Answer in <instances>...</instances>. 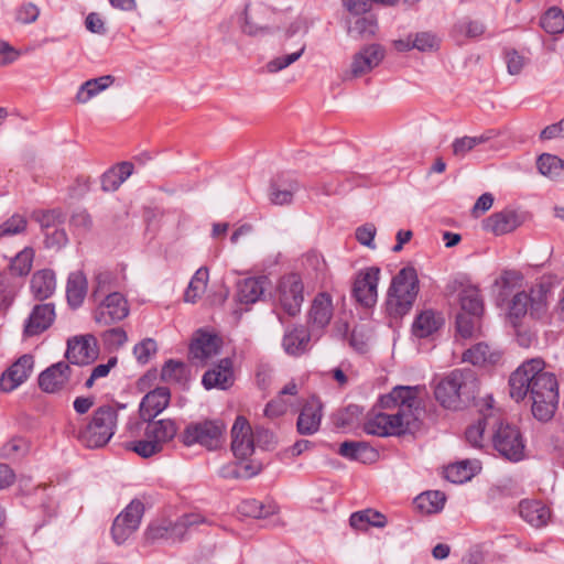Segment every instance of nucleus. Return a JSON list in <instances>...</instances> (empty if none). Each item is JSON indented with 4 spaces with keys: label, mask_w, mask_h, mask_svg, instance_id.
<instances>
[{
    "label": "nucleus",
    "mask_w": 564,
    "mask_h": 564,
    "mask_svg": "<svg viewBox=\"0 0 564 564\" xmlns=\"http://www.w3.org/2000/svg\"><path fill=\"white\" fill-rule=\"evenodd\" d=\"M477 380L470 370H454L435 387L436 400L447 409H458L464 400L474 398Z\"/></svg>",
    "instance_id": "obj_4"
},
{
    "label": "nucleus",
    "mask_w": 564,
    "mask_h": 564,
    "mask_svg": "<svg viewBox=\"0 0 564 564\" xmlns=\"http://www.w3.org/2000/svg\"><path fill=\"white\" fill-rule=\"evenodd\" d=\"M143 511L142 502L132 501L117 516L111 528L112 539L117 544L126 542L138 530Z\"/></svg>",
    "instance_id": "obj_15"
},
{
    "label": "nucleus",
    "mask_w": 564,
    "mask_h": 564,
    "mask_svg": "<svg viewBox=\"0 0 564 564\" xmlns=\"http://www.w3.org/2000/svg\"><path fill=\"white\" fill-rule=\"evenodd\" d=\"M303 282L297 274H289L280 280L278 302L281 310L290 316L300 313L303 301Z\"/></svg>",
    "instance_id": "obj_14"
},
{
    "label": "nucleus",
    "mask_w": 564,
    "mask_h": 564,
    "mask_svg": "<svg viewBox=\"0 0 564 564\" xmlns=\"http://www.w3.org/2000/svg\"><path fill=\"white\" fill-rule=\"evenodd\" d=\"M207 268H199L193 275L184 294L185 302L195 303L205 293L208 283Z\"/></svg>",
    "instance_id": "obj_42"
},
{
    "label": "nucleus",
    "mask_w": 564,
    "mask_h": 564,
    "mask_svg": "<svg viewBox=\"0 0 564 564\" xmlns=\"http://www.w3.org/2000/svg\"><path fill=\"white\" fill-rule=\"evenodd\" d=\"M144 437L127 444V448L143 458L152 457L163 451L165 444L171 442L177 434L178 427L173 420L163 419L143 421Z\"/></svg>",
    "instance_id": "obj_6"
},
{
    "label": "nucleus",
    "mask_w": 564,
    "mask_h": 564,
    "mask_svg": "<svg viewBox=\"0 0 564 564\" xmlns=\"http://www.w3.org/2000/svg\"><path fill=\"white\" fill-rule=\"evenodd\" d=\"M265 284L267 279L264 276L243 280L238 285L239 301L247 304L257 302L263 295Z\"/></svg>",
    "instance_id": "obj_34"
},
{
    "label": "nucleus",
    "mask_w": 564,
    "mask_h": 564,
    "mask_svg": "<svg viewBox=\"0 0 564 564\" xmlns=\"http://www.w3.org/2000/svg\"><path fill=\"white\" fill-rule=\"evenodd\" d=\"M420 387L399 386L379 400L380 410H373L364 424L366 433L376 436H399L417 425L421 400Z\"/></svg>",
    "instance_id": "obj_1"
},
{
    "label": "nucleus",
    "mask_w": 564,
    "mask_h": 564,
    "mask_svg": "<svg viewBox=\"0 0 564 564\" xmlns=\"http://www.w3.org/2000/svg\"><path fill=\"white\" fill-rule=\"evenodd\" d=\"M540 173L551 180L564 178V161L556 155L542 154L538 159Z\"/></svg>",
    "instance_id": "obj_41"
},
{
    "label": "nucleus",
    "mask_w": 564,
    "mask_h": 564,
    "mask_svg": "<svg viewBox=\"0 0 564 564\" xmlns=\"http://www.w3.org/2000/svg\"><path fill=\"white\" fill-rule=\"evenodd\" d=\"M520 516L534 528L544 527L551 517L550 509L541 501L524 500L519 505Z\"/></svg>",
    "instance_id": "obj_29"
},
{
    "label": "nucleus",
    "mask_w": 564,
    "mask_h": 564,
    "mask_svg": "<svg viewBox=\"0 0 564 564\" xmlns=\"http://www.w3.org/2000/svg\"><path fill=\"white\" fill-rule=\"evenodd\" d=\"M98 357L96 338L90 335L74 336L67 340L66 358L74 365H88Z\"/></svg>",
    "instance_id": "obj_17"
},
{
    "label": "nucleus",
    "mask_w": 564,
    "mask_h": 564,
    "mask_svg": "<svg viewBox=\"0 0 564 564\" xmlns=\"http://www.w3.org/2000/svg\"><path fill=\"white\" fill-rule=\"evenodd\" d=\"M542 29L550 34L564 32V13L557 7L550 8L541 18Z\"/></svg>",
    "instance_id": "obj_48"
},
{
    "label": "nucleus",
    "mask_w": 564,
    "mask_h": 564,
    "mask_svg": "<svg viewBox=\"0 0 564 564\" xmlns=\"http://www.w3.org/2000/svg\"><path fill=\"white\" fill-rule=\"evenodd\" d=\"M232 364L229 359L225 358L214 368L209 369L203 376V384L206 389H221L226 390L234 384Z\"/></svg>",
    "instance_id": "obj_28"
},
{
    "label": "nucleus",
    "mask_w": 564,
    "mask_h": 564,
    "mask_svg": "<svg viewBox=\"0 0 564 564\" xmlns=\"http://www.w3.org/2000/svg\"><path fill=\"white\" fill-rule=\"evenodd\" d=\"M442 324L443 317L440 314H435L433 311H424L416 317L413 332L419 337H427L438 329Z\"/></svg>",
    "instance_id": "obj_38"
},
{
    "label": "nucleus",
    "mask_w": 564,
    "mask_h": 564,
    "mask_svg": "<svg viewBox=\"0 0 564 564\" xmlns=\"http://www.w3.org/2000/svg\"><path fill=\"white\" fill-rule=\"evenodd\" d=\"M419 276L413 267L402 268L392 279L387 308L391 315L402 316L413 306L419 293Z\"/></svg>",
    "instance_id": "obj_5"
},
{
    "label": "nucleus",
    "mask_w": 564,
    "mask_h": 564,
    "mask_svg": "<svg viewBox=\"0 0 564 564\" xmlns=\"http://www.w3.org/2000/svg\"><path fill=\"white\" fill-rule=\"evenodd\" d=\"M39 15L40 9L33 3H24L17 11V20L24 24L35 22Z\"/></svg>",
    "instance_id": "obj_61"
},
{
    "label": "nucleus",
    "mask_w": 564,
    "mask_h": 564,
    "mask_svg": "<svg viewBox=\"0 0 564 564\" xmlns=\"http://www.w3.org/2000/svg\"><path fill=\"white\" fill-rule=\"evenodd\" d=\"M20 52L8 42L0 40V66H7L17 61Z\"/></svg>",
    "instance_id": "obj_64"
},
{
    "label": "nucleus",
    "mask_w": 564,
    "mask_h": 564,
    "mask_svg": "<svg viewBox=\"0 0 564 564\" xmlns=\"http://www.w3.org/2000/svg\"><path fill=\"white\" fill-rule=\"evenodd\" d=\"M171 400L170 389L166 387L156 388L148 392L140 404V417L142 421H150L163 412Z\"/></svg>",
    "instance_id": "obj_22"
},
{
    "label": "nucleus",
    "mask_w": 564,
    "mask_h": 564,
    "mask_svg": "<svg viewBox=\"0 0 564 564\" xmlns=\"http://www.w3.org/2000/svg\"><path fill=\"white\" fill-rule=\"evenodd\" d=\"M506 63L510 75H519L527 64V58L516 50L506 53Z\"/></svg>",
    "instance_id": "obj_59"
},
{
    "label": "nucleus",
    "mask_w": 564,
    "mask_h": 564,
    "mask_svg": "<svg viewBox=\"0 0 564 564\" xmlns=\"http://www.w3.org/2000/svg\"><path fill=\"white\" fill-rule=\"evenodd\" d=\"M490 139V133H484L475 137L465 135L462 138H457L452 143L453 155L458 159H464L476 147L488 142Z\"/></svg>",
    "instance_id": "obj_39"
},
{
    "label": "nucleus",
    "mask_w": 564,
    "mask_h": 564,
    "mask_svg": "<svg viewBox=\"0 0 564 564\" xmlns=\"http://www.w3.org/2000/svg\"><path fill=\"white\" fill-rule=\"evenodd\" d=\"M412 45L420 52H433L438 50L441 40L432 32H419L412 34Z\"/></svg>",
    "instance_id": "obj_52"
},
{
    "label": "nucleus",
    "mask_w": 564,
    "mask_h": 564,
    "mask_svg": "<svg viewBox=\"0 0 564 564\" xmlns=\"http://www.w3.org/2000/svg\"><path fill=\"white\" fill-rule=\"evenodd\" d=\"M339 454L344 457L360 460L362 463H366L376 456V452L367 444L361 442L341 443L339 447Z\"/></svg>",
    "instance_id": "obj_43"
},
{
    "label": "nucleus",
    "mask_w": 564,
    "mask_h": 564,
    "mask_svg": "<svg viewBox=\"0 0 564 564\" xmlns=\"http://www.w3.org/2000/svg\"><path fill=\"white\" fill-rule=\"evenodd\" d=\"M499 359V354L491 351L489 346L482 343L475 345L463 354V360L475 366L494 364Z\"/></svg>",
    "instance_id": "obj_40"
},
{
    "label": "nucleus",
    "mask_w": 564,
    "mask_h": 564,
    "mask_svg": "<svg viewBox=\"0 0 564 564\" xmlns=\"http://www.w3.org/2000/svg\"><path fill=\"white\" fill-rule=\"evenodd\" d=\"M477 466L470 462H459L445 469V477L454 484L469 480L476 473Z\"/></svg>",
    "instance_id": "obj_45"
},
{
    "label": "nucleus",
    "mask_w": 564,
    "mask_h": 564,
    "mask_svg": "<svg viewBox=\"0 0 564 564\" xmlns=\"http://www.w3.org/2000/svg\"><path fill=\"white\" fill-rule=\"evenodd\" d=\"M117 411L109 405L98 408L90 423L80 433V441L89 448L105 446L115 433Z\"/></svg>",
    "instance_id": "obj_9"
},
{
    "label": "nucleus",
    "mask_w": 564,
    "mask_h": 564,
    "mask_svg": "<svg viewBox=\"0 0 564 564\" xmlns=\"http://www.w3.org/2000/svg\"><path fill=\"white\" fill-rule=\"evenodd\" d=\"M322 420V404L316 398H311L303 405L299 419L297 431L302 435H311L318 431Z\"/></svg>",
    "instance_id": "obj_26"
},
{
    "label": "nucleus",
    "mask_w": 564,
    "mask_h": 564,
    "mask_svg": "<svg viewBox=\"0 0 564 564\" xmlns=\"http://www.w3.org/2000/svg\"><path fill=\"white\" fill-rule=\"evenodd\" d=\"M205 522L207 520L198 513L184 514L175 522L167 519L158 520L148 527L144 532V540L147 543H155L162 540L181 541L188 528Z\"/></svg>",
    "instance_id": "obj_11"
},
{
    "label": "nucleus",
    "mask_w": 564,
    "mask_h": 564,
    "mask_svg": "<svg viewBox=\"0 0 564 564\" xmlns=\"http://www.w3.org/2000/svg\"><path fill=\"white\" fill-rule=\"evenodd\" d=\"M161 379L169 383H185L188 380V371L183 362L169 360L161 370Z\"/></svg>",
    "instance_id": "obj_46"
},
{
    "label": "nucleus",
    "mask_w": 564,
    "mask_h": 564,
    "mask_svg": "<svg viewBox=\"0 0 564 564\" xmlns=\"http://www.w3.org/2000/svg\"><path fill=\"white\" fill-rule=\"evenodd\" d=\"M133 164L122 162L109 169L101 177V187L105 192H115L132 174Z\"/></svg>",
    "instance_id": "obj_33"
},
{
    "label": "nucleus",
    "mask_w": 564,
    "mask_h": 564,
    "mask_svg": "<svg viewBox=\"0 0 564 564\" xmlns=\"http://www.w3.org/2000/svg\"><path fill=\"white\" fill-rule=\"evenodd\" d=\"M522 223L523 219L518 212L502 209L487 217L482 221V228L495 236H502L514 231Z\"/></svg>",
    "instance_id": "obj_21"
},
{
    "label": "nucleus",
    "mask_w": 564,
    "mask_h": 564,
    "mask_svg": "<svg viewBox=\"0 0 564 564\" xmlns=\"http://www.w3.org/2000/svg\"><path fill=\"white\" fill-rule=\"evenodd\" d=\"M479 317L459 313L456 319L457 334L464 338H473L479 333Z\"/></svg>",
    "instance_id": "obj_50"
},
{
    "label": "nucleus",
    "mask_w": 564,
    "mask_h": 564,
    "mask_svg": "<svg viewBox=\"0 0 564 564\" xmlns=\"http://www.w3.org/2000/svg\"><path fill=\"white\" fill-rule=\"evenodd\" d=\"M34 358L32 355H23L14 361L0 379V388L4 392H11L21 386L32 373Z\"/></svg>",
    "instance_id": "obj_20"
},
{
    "label": "nucleus",
    "mask_w": 564,
    "mask_h": 564,
    "mask_svg": "<svg viewBox=\"0 0 564 564\" xmlns=\"http://www.w3.org/2000/svg\"><path fill=\"white\" fill-rule=\"evenodd\" d=\"M225 431L226 426L221 421L204 420L186 425L180 437L185 446L198 444L213 451L224 444Z\"/></svg>",
    "instance_id": "obj_10"
},
{
    "label": "nucleus",
    "mask_w": 564,
    "mask_h": 564,
    "mask_svg": "<svg viewBox=\"0 0 564 564\" xmlns=\"http://www.w3.org/2000/svg\"><path fill=\"white\" fill-rule=\"evenodd\" d=\"M492 445L508 460L519 462L524 457V441L516 425L505 422L497 424L492 434Z\"/></svg>",
    "instance_id": "obj_12"
},
{
    "label": "nucleus",
    "mask_w": 564,
    "mask_h": 564,
    "mask_svg": "<svg viewBox=\"0 0 564 564\" xmlns=\"http://www.w3.org/2000/svg\"><path fill=\"white\" fill-rule=\"evenodd\" d=\"M34 259V250L30 247L20 251L11 261L10 270L15 275H26L30 273Z\"/></svg>",
    "instance_id": "obj_49"
},
{
    "label": "nucleus",
    "mask_w": 564,
    "mask_h": 564,
    "mask_svg": "<svg viewBox=\"0 0 564 564\" xmlns=\"http://www.w3.org/2000/svg\"><path fill=\"white\" fill-rule=\"evenodd\" d=\"M221 339L205 329L195 333L191 346V359L198 365H205L210 358L219 354Z\"/></svg>",
    "instance_id": "obj_19"
},
{
    "label": "nucleus",
    "mask_w": 564,
    "mask_h": 564,
    "mask_svg": "<svg viewBox=\"0 0 564 564\" xmlns=\"http://www.w3.org/2000/svg\"><path fill=\"white\" fill-rule=\"evenodd\" d=\"M56 281L53 271L44 269L35 272L31 280V291L39 300L48 299L55 291Z\"/></svg>",
    "instance_id": "obj_32"
},
{
    "label": "nucleus",
    "mask_w": 564,
    "mask_h": 564,
    "mask_svg": "<svg viewBox=\"0 0 564 564\" xmlns=\"http://www.w3.org/2000/svg\"><path fill=\"white\" fill-rule=\"evenodd\" d=\"M523 276L518 271H503L495 281V285L500 290L502 295H508L510 291L522 285Z\"/></svg>",
    "instance_id": "obj_51"
},
{
    "label": "nucleus",
    "mask_w": 564,
    "mask_h": 564,
    "mask_svg": "<svg viewBox=\"0 0 564 564\" xmlns=\"http://www.w3.org/2000/svg\"><path fill=\"white\" fill-rule=\"evenodd\" d=\"M361 39H370L377 32V21L372 18H359L351 29Z\"/></svg>",
    "instance_id": "obj_56"
},
{
    "label": "nucleus",
    "mask_w": 564,
    "mask_h": 564,
    "mask_svg": "<svg viewBox=\"0 0 564 564\" xmlns=\"http://www.w3.org/2000/svg\"><path fill=\"white\" fill-rule=\"evenodd\" d=\"M489 415H485L482 420H479L477 424L470 425L466 431V440L474 447H480L484 441V432L490 421Z\"/></svg>",
    "instance_id": "obj_55"
},
{
    "label": "nucleus",
    "mask_w": 564,
    "mask_h": 564,
    "mask_svg": "<svg viewBox=\"0 0 564 564\" xmlns=\"http://www.w3.org/2000/svg\"><path fill=\"white\" fill-rule=\"evenodd\" d=\"M349 523L356 530L366 531L370 525L383 528L387 524V519L379 511L366 509L352 513L350 516Z\"/></svg>",
    "instance_id": "obj_36"
},
{
    "label": "nucleus",
    "mask_w": 564,
    "mask_h": 564,
    "mask_svg": "<svg viewBox=\"0 0 564 564\" xmlns=\"http://www.w3.org/2000/svg\"><path fill=\"white\" fill-rule=\"evenodd\" d=\"M129 314L127 300L121 293L108 294L94 312L96 323L106 326L126 318Z\"/></svg>",
    "instance_id": "obj_16"
},
{
    "label": "nucleus",
    "mask_w": 564,
    "mask_h": 564,
    "mask_svg": "<svg viewBox=\"0 0 564 564\" xmlns=\"http://www.w3.org/2000/svg\"><path fill=\"white\" fill-rule=\"evenodd\" d=\"M26 219L21 215H13L0 225V238L20 234L26 228Z\"/></svg>",
    "instance_id": "obj_54"
},
{
    "label": "nucleus",
    "mask_w": 564,
    "mask_h": 564,
    "mask_svg": "<svg viewBox=\"0 0 564 564\" xmlns=\"http://www.w3.org/2000/svg\"><path fill=\"white\" fill-rule=\"evenodd\" d=\"M384 48L379 44L364 46L351 57L349 67L343 73V80H354L369 74L384 58Z\"/></svg>",
    "instance_id": "obj_13"
},
{
    "label": "nucleus",
    "mask_w": 564,
    "mask_h": 564,
    "mask_svg": "<svg viewBox=\"0 0 564 564\" xmlns=\"http://www.w3.org/2000/svg\"><path fill=\"white\" fill-rule=\"evenodd\" d=\"M460 313L480 316L484 312V303L479 290L476 286H466L459 293Z\"/></svg>",
    "instance_id": "obj_37"
},
{
    "label": "nucleus",
    "mask_w": 564,
    "mask_h": 564,
    "mask_svg": "<svg viewBox=\"0 0 564 564\" xmlns=\"http://www.w3.org/2000/svg\"><path fill=\"white\" fill-rule=\"evenodd\" d=\"M333 317L332 299L326 293H319L312 302L308 312V324L312 332L324 329Z\"/></svg>",
    "instance_id": "obj_24"
},
{
    "label": "nucleus",
    "mask_w": 564,
    "mask_h": 564,
    "mask_svg": "<svg viewBox=\"0 0 564 564\" xmlns=\"http://www.w3.org/2000/svg\"><path fill=\"white\" fill-rule=\"evenodd\" d=\"M17 288L6 275L0 274V311H6L13 303Z\"/></svg>",
    "instance_id": "obj_53"
},
{
    "label": "nucleus",
    "mask_w": 564,
    "mask_h": 564,
    "mask_svg": "<svg viewBox=\"0 0 564 564\" xmlns=\"http://www.w3.org/2000/svg\"><path fill=\"white\" fill-rule=\"evenodd\" d=\"M69 379V366L65 362H57L39 377L40 388L47 393H54L62 390Z\"/></svg>",
    "instance_id": "obj_27"
},
{
    "label": "nucleus",
    "mask_w": 564,
    "mask_h": 564,
    "mask_svg": "<svg viewBox=\"0 0 564 564\" xmlns=\"http://www.w3.org/2000/svg\"><path fill=\"white\" fill-rule=\"evenodd\" d=\"M299 392L297 384L294 381L286 383L264 408V415L269 419H276L284 415L295 405Z\"/></svg>",
    "instance_id": "obj_25"
},
{
    "label": "nucleus",
    "mask_w": 564,
    "mask_h": 564,
    "mask_svg": "<svg viewBox=\"0 0 564 564\" xmlns=\"http://www.w3.org/2000/svg\"><path fill=\"white\" fill-rule=\"evenodd\" d=\"M133 352L139 362L145 364L156 352V343L147 338L134 347Z\"/></svg>",
    "instance_id": "obj_58"
},
{
    "label": "nucleus",
    "mask_w": 564,
    "mask_h": 564,
    "mask_svg": "<svg viewBox=\"0 0 564 564\" xmlns=\"http://www.w3.org/2000/svg\"><path fill=\"white\" fill-rule=\"evenodd\" d=\"M231 451L241 462L221 467L220 475L224 478H250L260 473V463L246 462L254 453V437L248 420L243 416H238L231 427Z\"/></svg>",
    "instance_id": "obj_3"
},
{
    "label": "nucleus",
    "mask_w": 564,
    "mask_h": 564,
    "mask_svg": "<svg viewBox=\"0 0 564 564\" xmlns=\"http://www.w3.org/2000/svg\"><path fill=\"white\" fill-rule=\"evenodd\" d=\"M127 339L126 332L120 327L111 328L104 334L105 343L113 348L121 347Z\"/></svg>",
    "instance_id": "obj_62"
},
{
    "label": "nucleus",
    "mask_w": 564,
    "mask_h": 564,
    "mask_svg": "<svg viewBox=\"0 0 564 564\" xmlns=\"http://www.w3.org/2000/svg\"><path fill=\"white\" fill-rule=\"evenodd\" d=\"M87 294V280L82 272H74L69 275L66 286L68 304L78 307L83 304Z\"/></svg>",
    "instance_id": "obj_35"
},
{
    "label": "nucleus",
    "mask_w": 564,
    "mask_h": 564,
    "mask_svg": "<svg viewBox=\"0 0 564 564\" xmlns=\"http://www.w3.org/2000/svg\"><path fill=\"white\" fill-rule=\"evenodd\" d=\"M380 276V269L370 267L361 270L354 282V295L356 300L364 306L370 307L377 302L378 282Z\"/></svg>",
    "instance_id": "obj_18"
},
{
    "label": "nucleus",
    "mask_w": 564,
    "mask_h": 564,
    "mask_svg": "<svg viewBox=\"0 0 564 564\" xmlns=\"http://www.w3.org/2000/svg\"><path fill=\"white\" fill-rule=\"evenodd\" d=\"M55 319V307L52 303L37 304L33 307L24 325L28 337L45 332Z\"/></svg>",
    "instance_id": "obj_23"
},
{
    "label": "nucleus",
    "mask_w": 564,
    "mask_h": 564,
    "mask_svg": "<svg viewBox=\"0 0 564 564\" xmlns=\"http://www.w3.org/2000/svg\"><path fill=\"white\" fill-rule=\"evenodd\" d=\"M115 83V77L105 75L83 83L76 94L75 100L78 104H87L90 99L98 96L101 91L109 88Z\"/></svg>",
    "instance_id": "obj_31"
},
{
    "label": "nucleus",
    "mask_w": 564,
    "mask_h": 564,
    "mask_svg": "<svg viewBox=\"0 0 564 564\" xmlns=\"http://www.w3.org/2000/svg\"><path fill=\"white\" fill-rule=\"evenodd\" d=\"M377 229L373 224H365L356 229V239L359 243L375 249L373 239L376 237Z\"/></svg>",
    "instance_id": "obj_60"
},
{
    "label": "nucleus",
    "mask_w": 564,
    "mask_h": 564,
    "mask_svg": "<svg viewBox=\"0 0 564 564\" xmlns=\"http://www.w3.org/2000/svg\"><path fill=\"white\" fill-rule=\"evenodd\" d=\"M310 339V332L303 326H299L285 333L282 346L286 354L300 356L307 350Z\"/></svg>",
    "instance_id": "obj_30"
},
{
    "label": "nucleus",
    "mask_w": 564,
    "mask_h": 564,
    "mask_svg": "<svg viewBox=\"0 0 564 564\" xmlns=\"http://www.w3.org/2000/svg\"><path fill=\"white\" fill-rule=\"evenodd\" d=\"M308 31L307 22L302 18L293 20L284 31L283 45L292 46L294 52L276 56L269 61L265 68L269 73H278L295 63L305 52L306 44L304 37Z\"/></svg>",
    "instance_id": "obj_8"
},
{
    "label": "nucleus",
    "mask_w": 564,
    "mask_h": 564,
    "mask_svg": "<svg viewBox=\"0 0 564 564\" xmlns=\"http://www.w3.org/2000/svg\"><path fill=\"white\" fill-rule=\"evenodd\" d=\"M276 509L278 508L274 505L265 506L256 499H247L239 506V512L241 514L256 519L267 518L270 514H274Z\"/></svg>",
    "instance_id": "obj_47"
},
{
    "label": "nucleus",
    "mask_w": 564,
    "mask_h": 564,
    "mask_svg": "<svg viewBox=\"0 0 564 564\" xmlns=\"http://www.w3.org/2000/svg\"><path fill=\"white\" fill-rule=\"evenodd\" d=\"M510 395L517 402L530 393L532 413L540 421L553 417L558 404V383L554 373L545 370V362L534 358L523 362L510 376Z\"/></svg>",
    "instance_id": "obj_2"
},
{
    "label": "nucleus",
    "mask_w": 564,
    "mask_h": 564,
    "mask_svg": "<svg viewBox=\"0 0 564 564\" xmlns=\"http://www.w3.org/2000/svg\"><path fill=\"white\" fill-rule=\"evenodd\" d=\"M297 189L296 184L290 185L289 189H281L275 185L271 186L270 200L274 205H288L293 199V194Z\"/></svg>",
    "instance_id": "obj_57"
},
{
    "label": "nucleus",
    "mask_w": 564,
    "mask_h": 564,
    "mask_svg": "<svg viewBox=\"0 0 564 564\" xmlns=\"http://www.w3.org/2000/svg\"><path fill=\"white\" fill-rule=\"evenodd\" d=\"M67 241V236L63 229L53 228L45 231V246L47 248H61Z\"/></svg>",
    "instance_id": "obj_63"
},
{
    "label": "nucleus",
    "mask_w": 564,
    "mask_h": 564,
    "mask_svg": "<svg viewBox=\"0 0 564 564\" xmlns=\"http://www.w3.org/2000/svg\"><path fill=\"white\" fill-rule=\"evenodd\" d=\"M550 296L551 282L544 280L532 285L529 292L516 293L510 303L509 317L520 319L529 313L534 318H543L547 313Z\"/></svg>",
    "instance_id": "obj_7"
},
{
    "label": "nucleus",
    "mask_w": 564,
    "mask_h": 564,
    "mask_svg": "<svg viewBox=\"0 0 564 564\" xmlns=\"http://www.w3.org/2000/svg\"><path fill=\"white\" fill-rule=\"evenodd\" d=\"M445 503V495L441 491H426L415 498L416 508L424 513H435Z\"/></svg>",
    "instance_id": "obj_44"
}]
</instances>
